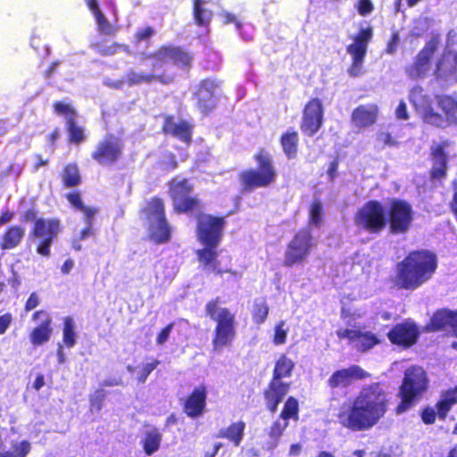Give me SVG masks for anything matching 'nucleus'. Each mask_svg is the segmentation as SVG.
I'll list each match as a JSON object with an SVG mask.
<instances>
[{"label":"nucleus","instance_id":"obj_49","mask_svg":"<svg viewBox=\"0 0 457 457\" xmlns=\"http://www.w3.org/2000/svg\"><path fill=\"white\" fill-rule=\"evenodd\" d=\"M289 328L287 327L285 320H280L274 327V335L272 338V343L275 345H282L287 342V335H288Z\"/></svg>","mask_w":457,"mask_h":457},{"label":"nucleus","instance_id":"obj_48","mask_svg":"<svg viewBox=\"0 0 457 457\" xmlns=\"http://www.w3.org/2000/svg\"><path fill=\"white\" fill-rule=\"evenodd\" d=\"M30 449V443L24 440L13 445L12 451L0 452V457H26Z\"/></svg>","mask_w":457,"mask_h":457},{"label":"nucleus","instance_id":"obj_14","mask_svg":"<svg viewBox=\"0 0 457 457\" xmlns=\"http://www.w3.org/2000/svg\"><path fill=\"white\" fill-rule=\"evenodd\" d=\"M409 97L416 112L425 122L437 127L445 126L444 117L434 110V101L424 93L423 88L414 87L411 90Z\"/></svg>","mask_w":457,"mask_h":457},{"label":"nucleus","instance_id":"obj_13","mask_svg":"<svg viewBox=\"0 0 457 457\" xmlns=\"http://www.w3.org/2000/svg\"><path fill=\"white\" fill-rule=\"evenodd\" d=\"M225 225L224 218L202 214L198 218L196 235L203 245H219Z\"/></svg>","mask_w":457,"mask_h":457},{"label":"nucleus","instance_id":"obj_20","mask_svg":"<svg viewBox=\"0 0 457 457\" xmlns=\"http://www.w3.org/2000/svg\"><path fill=\"white\" fill-rule=\"evenodd\" d=\"M122 145L114 136H107L96 146L93 158L102 165H109L118 160L121 154Z\"/></svg>","mask_w":457,"mask_h":457},{"label":"nucleus","instance_id":"obj_45","mask_svg":"<svg viewBox=\"0 0 457 457\" xmlns=\"http://www.w3.org/2000/svg\"><path fill=\"white\" fill-rule=\"evenodd\" d=\"M298 136L296 132H287L281 137L284 153L288 158L295 156L297 151Z\"/></svg>","mask_w":457,"mask_h":457},{"label":"nucleus","instance_id":"obj_39","mask_svg":"<svg viewBox=\"0 0 457 457\" xmlns=\"http://www.w3.org/2000/svg\"><path fill=\"white\" fill-rule=\"evenodd\" d=\"M457 403V387L448 390L441 396L436 404L437 414L440 419H445L453 404Z\"/></svg>","mask_w":457,"mask_h":457},{"label":"nucleus","instance_id":"obj_42","mask_svg":"<svg viewBox=\"0 0 457 457\" xmlns=\"http://www.w3.org/2000/svg\"><path fill=\"white\" fill-rule=\"evenodd\" d=\"M210 0H195L194 2V17L198 25L205 26L212 20V13L204 8V4Z\"/></svg>","mask_w":457,"mask_h":457},{"label":"nucleus","instance_id":"obj_28","mask_svg":"<svg viewBox=\"0 0 457 457\" xmlns=\"http://www.w3.org/2000/svg\"><path fill=\"white\" fill-rule=\"evenodd\" d=\"M206 396L207 390L204 386L194 389L184 406V411L188 417L197 418L204 413L206 406Z\"/></svg>","mask_w":457,"mask_h":457},{"label":"nucleus","instance_id":"obj_3","mask_svg":"<svg viewBox=\"0 0 457 457\" xmlns=\"http://www.w3.org/2000/svg\"><path fill=\"white\" fill-rule=\"evenodd\" d=\"M436 269V256L427 251L410 253L397 266V284L406 289H414L428 280Z\"/></svg>","mask_w":457,"mask_h":457},{"label":"nucleus","instance_id":"obj_57","mask_svg":"<svg viewBox=\"0 0 457 457\" xmlns=\"http://www.w3.org/2000/svg\"><path fill=\"white\" fill-rule=\"evenodd\" d=\"M378 141L379 144L383 145L394 146L396 145L395 140H394L391 135L387 132H381L378 135Z\"/></svg>","mask_w":457,"mask_h":457},{"label":"nucleus","instance_id":"obj_43","mask_svg":"<svg viewBox=\"0 0 457 457\" xmlns=\"http://www.w3.org/2000/svg\"><path fill=\"white\" fill-rule=\"evenodd\" d=\"M24 235V230L20 227H12L8 229V231L4 234L3 237L2 248L3 249H12L19 245L22 237Z\"/></svg>","mask_w":457,"mask_h":457},{"label":"nucleus","instance_id":"obj_25","mask_svg":"<svg viewBox=\"0 0 457 457\" xmlns=\"http://www.w3.org/2000/svg\"><path fill=\"white\" fill-rule=\"evenodd\" d=\"M369 377V373L359 366L353 365L347 369L337 370L332 374L328 383L332 388L345 387L353 381Z\"/></svg>","mask_w":457,"mask_h":457},{"label":"nucleus","instance_id":"obj_21","mask_svg":"<svg viewBox=\"0 0 457 457\" xmlns=\"http://www.w3.org/2000/svg\"><path fill=\"white\" fill-rule=\"evenodd\" d=\"M54 112L66 119L70 141L73 143L82 142L86 137L85 132L84 129L75 122V110L69 104L58 102L54 104Z\"/></svg>","mask_w":457,"mask_h":457},{"label":"nucleus","instance_id":"obj_64","mask_svg":"<svg viewBox=\"0 0 457 457\" xmlns=\"http://www.w3.org/2000/svg\"><path fill=\"white\" fill-rule=\"evenodd\" d=\"M301 452L302 445L300 444H294L290 446L288 454L291 457H296L301 453Z\"/></svg>","mask_w":457,"mask_h":457},{"label":"nucleus","instance_id":"obj_7","mask_svg":"<svg viewBox=\"0 0 457 457\" xmlns=\"http://www.w3.org/2000/svg\"><path fill=\"white\" fill-rule=\"evenodd\" d=\"M142 219L148 229L149 237L154 242L164 243L169 240L170 228L164 217V206L162 200H150L143 211Z\"/></svg>","mask_w":457,"mask_h":457},{"label":"nucleus","instance_id":"obj_59","mask_svg":"<svg viewBox=\"0 0 457 457\" xmlns=\"http://www.w3.org/2000/svg\"><path fill=\"white\" fill-rule=\"evenodd\" d=\"M172 329V325L166 326L157 336L156 342L158 345H163L169 338Z\"/></svg>","mask_w":457,"mask_h":457},{"label":"nucleus","instance_id":"obj_50","mask_svg":"<svg viewBox=\"0 0 457 457\" xmlns=\"http://www.w3.org/2000/svg\"><path fill=\"white\" fill-rule=\"evenodd\" d=\"M62 179L67 187L77 186L80 180L77 166L69 164L63 171Z\"/></svg>","mask_w":457,"mask_h":457},{"label":"nucleus","instance_id":"obj_8","mask_svg":"<svg viewBox=\"0 0 457 457\" xmlns=\"http://www.w3.org/2000/svg\"><path fill=\"white\" fill-rule=\"evenodd\" d=\"M386 223V210L378 201H370L360 208L354 216V224L359 229L369 233L381 231Z\"/></svg>","mask_w":457,"mask_h":457},{"label":"nucleus","instance_id":"obj_1","mask_svg":"<svg viewBox=\"0 0 457 457\" xmlns=\"http://www.w3.org/2000/svg\"><path fill=\"white\" fill-rule=\"evenodd\" d=\"M386 404V394L379 384L363 387L352 403L340 408L338 422L353 431L370 429L385 415Z\"/></svg>","mask_w":457,"mask_h":457},{"label":"nucleus","instance_id":"obj_2","mask_svg":"<svg viewBox=\"0 0 457 457\" xmlns=\"http://www.w3.org/2000/svg\"><path fill=\"white\" fill-rule=\"evenodd\" d=\"M191 56L177 47L163 46L154 54L144 59L142 65L146 70L130 71L126 75V80H120L113 85L120 88L123 84L129 86L142 83L159 81L162 84H169L173 80L174 75L169 72L172 64L180 67H187L191 62Z\"/></svg>","mask_w":457,"mask_h":457},{"label":"nucleus","instance_id":"obj_11","mask_svg":"<svg viewBox=\"0 0 457 457\" xmlns=\"http://www.w3.org/2000/svg\"><path fill=\"white\" fill-rule=\"evenodd\" d=\"M69 203L78 211L83 214L85 227L82 228H75L72 237V247L76 251L81 250L80 242L85 240L92 234L93 220L97 213V210L91 206H87L83 204L82 199L78 193H71L67 195Z\"/></svg>","mask_w":457,"mask_h":457},{"label":"nucleus","instance_id":"obj_33","mask_svg":"<svg viewBox=\"0 0 457 457\" xmlns=\"http://www.w3.org/2000/svg\"><path fill=\"white\" fill-rule=\"evenodd\" d=\"M162 440V435L159 431V429L155 428L147 429L144 433V436L140 440V444L144 449V453L147 456L153 455L160 449Z\"/></svg>","mask_w":457,"mask_h":457},{"label":"nucleus","instance_id":"obj_35","mask_svg":"<svg viewBox=\"0 0 457 457\" xmlns=\"http://www.w3.org/2000/svg\"><path fill=\"white\" fill-rule=\"evenodd\" d=\"M166 133H170L184 142H189L191 137L190 126L182 120L167 118L163 126Z\"/></svg>","mask_w":457,"mask_h":457},{"label":"nucleus","instance_id":"obj_53","mask_svg":"<svg viewBox=\"0 0 457 457\" xmlns=\"http://www.w3.org/2000/svg\"><path fill=\"white\" fill-rule=\"evenodd\" d=\"M105 398V394L103 390L96 391L90 396V410L91 411H99L102 409L103 402Z\"/></svg>","mask_w":457,"mask_h":457},{"label":"nucleus","instance_id":"obj_23","mask_svg":"<svg viewBox=\"0 0 457 457\" xmlns=\"http://www.w3.org/2000/svg\"><path fill=\"white\" fill-rule=\"evenodd\" d=\"M419 337L417 326L411 321L397 324L388 333V337L393 344L409 347L414 345Z\"/></svg>","mask_w":457,"mask_h":457},{"label":"nucleus","instance_id":"obj_18","mask_svg":"<svg viewBox=\"0 0 457 457\" xmlns=\"http://www.w3.org/2000/svg\"><path fill=\"white\" fill-rule=\"evenodd\" d=\"M390 227L395 233H405L413 220L411 206L401 200H395L390 208Z\"/></svg>","mask_w":457,"mask_h":457},{"label":"nucleus","instance_id":"obj_54","mask_svg":"<svg viewBox=\"0 0 457 457\" xmlns=\"http://www.w3.org/2000/svg\"><path fill=\"white\" fill-rule=\"evenodd\" d=\"M220 16L223 18V22L225 24H228V23H230V22H233L236 24V27H237V30H242V29H249V30H252V27L248 24H242L235 15H233L232 13H229V12H222L220 14Z\"/></svg>","mask_w":457,"mask_h":457},{"label":"nucleus","instance_id":"obj_22","mask_svg":"<svg viewBox=\"0 0 457 457\" xmlns=\"http://www.w3.org/2000/svg\"><path fill=\"white\" fill-rule=\"evenodd\" d=\"M337 335L340 339H348L355 348L361 351H367L379 343L374 334L367 331L340 328Z\"/></svg>","mask_w":457,"mask_h":457},{"label":"nucleus","instance_id":"obj_19","mask_svg":"<svg viewBox=\"0 0 457 457\" xmlns=\"http://www.w3.org/2000/svg\"><path fill=\"white\" fill-rule=\"evenodd\" d=\"M322 121V103L320 99L313 98L305 105L301 129L304 134L312 136L320 129Z\"/></svg>","mask_w":457,"mask_h":457},{"label":"nucleus","instance_id":"obj_37","mask_svg":"<svg viewBox=\"0 0 457 457\" xmlns=\"http://www.w3.org/2000/svg\"><path fill=\"white\" fill-rule=\"evenodd\" d=\"M88 8L93 12L98 30L105 35H112L115 33L114 27L106 20L97 6L96 0H87Z\"/></svg>","mask_w":457,"mask_h":457},{"label":"nucleus","instance_id":"obj_5","mask_svg":"<svg viewBox=\"0 0 457 457\" xmlns=\"http://www.w3.org/2000/svg\"><path fill=\"white\" fill-rule=\"evenodd\" d=\"M256 169H250L241 173L240 179L247 187H264L276 180L277 173L270 154L261 150L254 155Z\"/></svg>","mask_w":457,"mask_h":457},{"label":"nucleus","instance_id":"obj_36","mask_svg":"<svg viewBox=\"0 0 457 457\" xmlns=\"http://www.w3.org/2000/svg\"><path fill=\"white\" fill-rule=\"evenodd\" d=\"M295 361L286 354H280L277 359L272 379L282 381L283 378H290L295 370Z\"/></svg>","mask_w":457,"mask_h":457},{"label":"nucleus","instance_id":"obj_26","mask_svg":"<svg viewBox=\"0 0 457 457\" xmlns=\"http://www.w3.org/2000/svg\"><path fill=\"white\" fill-rule=\"evenodd\" d=\"M451 328L456 340L452 342V347L457 350V312L440 311L436 312L430 321L429 329L433 331Z\"/></svg>","mask_w":457,"mask_h":457},{"label":"nucleus","instance_id":"obj_9","mask_svg":"<svg viewBox=\"0 0 457 457\" xmlns=\"http://www.w3.org/2000/svg\"><path fill=\"white\" fill-rule=\"evenodd\" d=\"M441 43L439 36H433L417 54L414 62L408 65L405 72L411 79H424L432 70L431 59Z\"/></svg>","mask_w":457,"mask_h":457},{"label":"nucleus","instance_id":"obj_55","mask_svg":"<svg viewBox=\"0 0 457 457\" xmlns=\"http://www.w3.org/2000/svg\"><path fill=\"white\" fill-rule=\"evenodd\" d=\"M13 318L11 313H4L0 316V336L4 335L12 323Z\"/></svg>","mask_w":457,"mask_h":457},{"label":"nucleus","instance_id":"obj_40","mask_svg":"<svg viewBox=\"0 0 457 457\" xmlns=\"http://www.w3.org/2000/svg\"><path fill=\"white\" fill-rule=\"evenodd\" d=\"M436 103L446 116L445 122L457 123V101L449 96H440L436 97Z\"/></svg>","mask_w":457,"mask_h":457},{"label":"nucleus","instance_id":"obj_10","mask_svg":"<svg viewBox=\"0 0 457 457\" xmlns=\"http://www.w3.org/2000/svg\"><path fill=\"white\" fill-rule=\"evenodd\" d=\"M454 41H457V33L450 32L446 47L435 71L436 79L445 84L457 82V50L453 48Z\"/></svg>","mask_w":457,"mask_h":457},{"label":"nucleus","instance_id":"obj_15","mask_svg":"<svg viewBox=\"0 0 457 457\" xmlns=\"http://www.w3.org/2000/svg\"><path fill=\"white\" fill-rule=\"evenodd\" d=\"M193 185L186 179L175 178L170 183V195L177 212H185L198 207V200L191 196Z\"/></svg>","mask_w":457,"mask_h":457},{"label":"nucleus","instance_id":"obj_6","mask_svg":"<svg viewBox=\"0 0 457 457\" xmlns=\"http://www.w3.org/2000/svg\"><path fill=\"white\" fill-rule=\"evenodd\" d=\"M428 379L420 367H411L406 370L403 383L401 387L402 402L397 407V412L406 411L427 390Z\"/></svg>","mask_w":457,"mask_h":457},{"label":"nucleus","instance_id":"obj_29","mask_svg":"<svg viewBox=\"0 0 457 457\" xmlns=\"http://www.w3.org/2000/svg\"><path fill=\"white\" fill-rule=\"evenodd\" d=\"M378 114V107L377 104H362L353 110L352 120L356 128L365 129L376 122Z\"/></svg>","mask_w":457,"mask_h":457},{"label":"nucleus","instance_id":"obj_31","mask_svg":"<svg viewBox=\"0 0 457 457\" xmlns=\"http://www.w3.org/2000/svg\"><path fill=\"white\" fill-rule=\"evenodd\" d=\"M218 245H204V248L197 250L196 254L199 262L208 271L222 274L224 271L220 268L217 261Z\"/></svg>","mask_w":457,"mask_h":457},{"label":"nucleus","instance_id":"obj_30","mask_svg":"<svg viewBox=\"0 0 457 457\" xmlns=\"http://www.w3.org/2000/svg\"><path fill=\"white\" fill-rule=\"evenodd\" d=\"M290 384L272 379L265 392L268 409L274 412L282 398L287 394Z\"/></svg>","mask_w":457,"mask_h":457},{"label":"nucleus","instance_id":"obj_16","mask_svg":"<svg viewBox=\"0 0 457 457\" xmlns=\"http://www.w3.org/2000/svg\"><path fill=\"white\" fill-rule=\"evenodd\" d=\"M372 35L371 28L361 29L354 37L353 42L348 46L347 52L353 59V63L348 70L351 77H359L362 74L364 57Z\"/></svg>","mask_w":457,"mask_h":457},{"label":"nucleus","instance_id":"obj_61","mask_svg":"<svg viewBox=\"0 0 457 457\" xmlns=\"http://www.w3.org/2000/svg\"><path fill=\"white\" fill-rule=\"evenodd\" d=\"M154 34V29L150 27H145L137 30L136 33V38L137 40H145L152 37Z\"/></svg>","mask_w":457,"mask_h":457},{"label":"nucleus","instance_id":"obj_17","mask_svg":"<svg viewBox=\"0 0 457 457\" xmlns=\"http://www.w3.org/2000/svg\"><path fill=\"white\" fill-rule=\"evenodd\" d=\"M60 222L57 220H37L34 227V235L41 240L37 246V253L43 256L50 253V245L53 239L59 234Z\"/></svg>","mask_w":457,"mask_h":457},{"label":"nucleus","instance_id":"obj_46","mask_svg":"<svg viewBox=\"0 0 457 457\" xmlns=\"http://www.w3.org/2000/svg\"><path fill=\"white\" fill-rule=\"evenodd\" d=\"M62 341L67 347H73L77 342L75 324L71 317L64 319Z\"/></svg>","mask_w":457,"mask_h":457},{"label":"nucleus","instance_id":"obj_58","mask_svg":"<svg viewBox=\"0 0 457 457\" xmlns=\"http://www.w3.org/2000/svg\"><path fill=\"white\" fill-rule=\"evenodd\" d=\"M38 304H39V296L37 295V293H32L26 302L25 310L27 312H29V311L35 309Z\"/></svg>","mask_w":457,"mask_h":457},{"label":"nucleus","instance_id":"obj_51","mask_svg":"<svg viewBox=\"0 0 457 457\" xmlns=\"http://www.w3.org/2000/svg\"><path fill=\"white\" fill-rule=\"evenodd\" d=\"M269 313V308L262 300L255 302L253 311V318L255 323L262 324L265 321Z\"/></svg>","mask_w":457,"mask_h":457},{"label":"nucleus","instance_id":"obj_27","mask_svg":"<svg viewBox=\"0 0 457 457\" xmlns=\"http://www.w3.org/2000/svg\"><path fill=\"white\" fill-rule=\"evenodd\" d=\"M219 83L213 79L204 80L196 92L198 108L202 112H207L214 108L216 104V91Z\"/></svg>","mask_w":457,"mask_h":457},{"label":"nucleus","instance_id":"obj_38","mask_svg":"<svg viewBox=\"0 0 457 457\" xmlns=\"http://www.w3.org/2000/svg\"><path fill=\"white\" fill-rule=\"evenodd\" d=\"M158 365L159 361H154L151 362H143L137 366L128 364L126 369L129 373L135 375L136 379L139 384H144L149 374L154 370Z\"/></svg>","mask_w":457,"mask_h":457},{"label":"nucleus","instance_id":"obj_24","mask_svg":"<svg viewBox=\"0 0 457 457\" xmlns=\"http://www.w3.org/2000/svg\"><path fill=\"white\" fill-rule=\"evenodd\" d=\"M33 320L40 324L31 331L29 339L34 346H38L48 342L52 336V319L47 312L37 311L33 314Z\"/></svg>","mask_w":457,"mask_h":457},{"label":"nucleus","instance_id":"obj_34","mask_svg":"<svg viewBox=\"0 0 457 457\" xmlns=\"http://www.w3.org/2000/svg\"><path fill=\"white\" fill-rule=\"evenodd\" d=\"M245 429V423L243 420H237L220 429L218 436L228 439L235 446H239L244 438Z\"/></svg>","mask_w":457,"mask_h":457},{"label":"nucleus","instance_id":"obj_4","mask_svg":"<svg viewBox=\"0 0 457 457\" xmlns=\"http://www.w3.org/2000/svg\"><path fill=\"white\" fill-rule=\"evenodd\" d=\"M206 314L216 322L212 345L214 350L220 351L229 345L235 337V315L218 303V300H212L205 305Z\"/></svg>","mask_w":457,"mask_h":457},{"label":"nucleus","instance_id":"obj_32","mask_svg":"<svg viewBox=\"0 0 457 457\" xmlns=\"http://www.w3.org/2000/svg\"><path fill=\"white\" fill-rule=\"evenodd\" d=\"M445 145L442 144L433 145L431 147L432 170L431 175L435 179H441L446 173L447 157L445 153Z\"/></svg>","mask_w":457,"mask_h":457},{"label":"nucleus","instance_id":"obj_56","mask_svg":"<svg viewBox=\"0 0 457 457\" xmlns=\"http://www.w3.org/2000/svg\"><path fill=\"white\" fill-rule=\"evenodd\" d=\"M373 5L370 0H360L358 3V12L361 15H367L371 12Z\"/></svg>","mask_w":457,"mask_h":457},{"label":"nucleus","instance_id":"obj_63","mask_svg":"<svg viewBox=\"0 0 457 457\" xmlns=\"http://www.w3.org/2000/svg\"><path fill=\"white\" fill-rule=\"evenodd\" d=\"M399 37L396 34H395L391 39V41L388 43L386 47V53L387 54H394L396 50L397 45H398Z\"/></svg>","mask_w":457,"mask_h":457},{"label":"nucleus","instance_id":"obj_60","mask_svg":"<svg viewBox=\"0 0 457 457\" xmlns=\"http://www.w3.org/2000/svg\"><path fill=\"white\" fill-rule=\"evenodd\" d=\"M438 416L437 411H436L434 409H426L422 413V420L427 424H432L435 420L436 416Z\"/></svg>","mask_w":457,"mask_h":457},{"label":"nucleus","instance_id":"obj_52","mask_svg":"<svg viewBox=\"0 0 457 457\" xmlns=\"http://www.w3.org/2000/svg\"><path fill=\"white\" fill-rule=\"evenodd\" d=\"M322 221V205L319 202L312 204L310 208V224L320 226Z\"/></svg>","mask_w":457,"mask_h":457},{"label":"nucleus","instance_id":"obj_12","mask_svg":"<svg viewBox=\"0 0 457 457\" xmlns=\"http://www.w3.org/2000/svg\"><path fill=\"white\" fill-rule=\"evenodd\" d=\"M314 245L311 232L307 229L300 230L287 245L284 264L293 266L303 262L309 256Z\"/></svg>","mask_w":457,"mask_h":457},{"label":"nucleus","instance_id":"obj_62","mask_svg":"<svg viewBox=\"0 0 457 457\" xmlns=\"http://www.w3.org/2000/svg\"><path fill=\"white\" fill-rule=\"evenodd\" d=\"M395 115L396 118L399 120H407L408 113H407V107L406 104L403 101H401L398 104L396 110H395Z\"/></svg>","mask_w":457,"mask_h":457},{"label":"nucleus","instance_id":"obj_41","mask_svg":"<svg viewBox=\"0 0 457 457\" xmlns=\"http://www.w3.org/2000/svg\"><path fill=\"white\" fill-rule=\"evenodd\" d=\"M436 103L446 116L445 122L457 123V101L449 96H440L436 97Z\"/></svg>","mask_w":457,"mask_h":457},{"label":"nucleus","instance_id":"obj_47","mask_svg":"<svg viewBox=\"0 0 457 457\" xmlns=\"http://www.w3.org/2000/svg\"><path fill=\"white\" fill-rule=\"evenodd\" d=\"M299 404L298 401L294 397H289L285 403L284 408L281 411L280 418L287 420L293 419L298 420Z\"/></svg>","mask_w":457,"mask_h":457},{"label":"nucleus","instance_id":"obj_44","mask_svg":"<svg viewBox=\"0 0 457 457\" xmlns=\"http://www.w3.org/2000/svg\"><path fill=\"white\" fill-rule=\"evenodd\" d=\"M287 426L288 421L280 417L272 424L269 432L270 438L271 439L269 446L270 449H273L278 445L279 437L282 436Z\"/></svg>","mask_w":457,"mask_h":457}]
</instances>
